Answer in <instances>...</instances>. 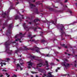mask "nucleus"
<instances>
[{"mask_svg":"<svg viewBox=\"0 0 77 77\" xmlns=\"http://www.w3.org/2000/svg\"><path fill=\"white\" fill-rule=\"evenodd\" d=\"M18 40V39H16L15 41L12 42L11 41L9 40L5 42V45L6 46V51H7V54L11 55V54H12V50L10 51L9 50V48H8V47L9 45H10L11 44H16V41H17Z\"/></svg>","mask_w":77,"mask_h":77,"instance_id":"nucleus-1","label":"nucleus"},{"mask_svg":"<svg viewBox=\"0 0 77 77\" xmlns=\"http://www.w3.org/2000/svg\"><path fill=\"white\" fill-rule=\"evenodd\" d=\"M58 26H60V27L61 28H60V30H61L60 32L61 33V40H64L65 39V38H63V36L64 35H65V36H69L70 35H68V34H66V33H65V32H64V31L63 30V29H65V27H64V26L63 25L60 24H58L57 25Z\"/></svg>","mask_w":77,"mask_h":77,"instance_id":"nucleus-2","label":"nucleus"},{"mask_svg":"<svg viewBox=\"0 0 77 77\" xmlns=\"http://www.w3.org/2000/svg\"><path fill=\"white\" fill-rule=\"evenodd\" d=\"M2 15H3V18H8L5 21V23H8V22L9 21V20H12V18L9 17V16H8L6 15V13H3L2 14Z\"/></svg>","mask_w":77,"mask_h":77,"instance_id":"nucleus-3","label":"nucleus"},{"mask_svg":"<svg viewBox=\"0 0 77 77\" xmlns=\"http://www.w3.org/2000/svg\"><path fill=\"white\" fill-rule=\"evenodd\" d=\"M12 23H11L9 25V26H8L9 30L7 31V32L9 33V34H11V33H12L11 30H10V29L12 28Z\"/></svg>","mask_w":77,"mask_h":77,"instance_id":"nucleus-4","label":"nucleus"},{"mask_svg":"<svg viewBox=\"0 0 77 77\" xmlns=\"http://www.w3.org/2000/svg\"><path fill=\"white\" fill-rule=\"evenodd\" d=\"M48 9H49V11H50L55 12H59V11H57L56 10H55L52 8H48Z\"/></svg>","mask_w":77,"mask_h":77,"instance_id":"nucleus-5","label":"nucleus"},{"mask_svg":"<svg viewBox=\"0 0 77 77\" xmlns=\"http://www.w3.org/2000/svg\"><path fill=\"white\" fill-rule=\"evenodd\" d=\"M42 65H43V64H42V62H40L38 63L37 64V67L38 68V67H42Z\"/></svg>","mask_w":77,"mask_h":77,"instance_id":"nucleus-6","label":"nucleus"},{"mask_svg":"<svg viewBox=\"0 0 77 77\" xmlns=\"http://www.w3.org/2000/svg\"><path fill=\"white\" fill-rule=\"evenodd\" d=\"M20 36H21L20 38H18V41H20V40H21V38H22L23 37H24V36L25 35V34H23L22 33H20Z\"/></svg>","mask_w":77,"mask_h":77,"instance_id":"nucleus-7","label":"nucleus"},{"mask_svg":"<svg viewBox=\"0 0 77 77\" xmlns=\"http://www.w3.org/2000/svg\"><path fill=\"white\" fill-rule=\"evenodd\" d=\"M65 63H61V64H63L64 66H65V67H66H66H68L70 65L68 63H67L66 65H65Z\"/></svg>","mask_w":77,"mask_h":77,"instance_id":"nucleus-8","label":"nucleus"},{"mask_svg":"<svg viewBox=\"0 0 77 77\" xmlns=\"http://www.w3.org/2000/svg\"><path fill=\"white\" fill-rule=\"evenodd\" d=\"M19 52H23V51H24V49L23 48H20L19 49H18Z\"/></svg>","mask_w":77,"mask_h":77,"instance_id":"nucleus-9","label":"nucleus"},{"mask_svg":"<svg viewBox=\"0 0 77 77\" xmlns=\"http://www.w3.org/2000/svg\"><path fill=\"white\" fill-rule=\"evenodd\" d=\"M29 5L30 6H31L30 7V8H31V9H32L33 8V7H36V6H35V5L32 4V3H29Z\"/></svg>","mask_w":77,"mask_h":77,"instance_id":"nucleus-10","label":"nucleus"},{"mask_svg":"<svg viewBox=\"0 0 77 77\" xmlns=\"http://www.w3.org/2000/svg\"><path fill=\"white\" fill-rule=\"evenodd\" d=\"M40 41V42H41V43H43V44H44V43H46L47 42L46 41L43 39L41 40Z\"/></svg>","mask_w":77,"mask_h":77,"instance_id":"nucleus-11","label":"nucleus"},{"mask_svg":"<svg viewBox=\"0 0 77 77\" xmlns=\"http://www.w3.org/2000/svg\"><path fill=\"white\" fill-rule=\"evenodd\" d=\"M45 64L44 65H46L47 67H49V65H48V61H45Z\"/></svg>","mask_w":77,"mask_h":77,"instance_id":"nucleus-12","label":"nucleus"},{"mask_svg":"<svg viewBox=\"0 0 77 77\" xmlns=\"http://www.w3.org/2000/svg\"><path fill=\"white\" fill-rule=\"evenodd\" d=\"M27 63H28V66H32V65H33V63L30 61H29L27 62Z\"/></svg>","mask_w":77,"mask_h":77,"instance_id":"nucleus-13","label":"nucleus"},{"mask_svg":"<svg viewBox=\"0 0 77 77\" xmlns=\"http://www.w3.org/2000/svg\"><path fill=\"white\" fill-rule=\"evenodd\" d=\"M40 71L42 73H45V71L44 70V69H42L40 70Z\"/></svg>","mask_w":77,"mask_h":77,"instance_id":"nucleus-14","label":"nucleus"},{"mask_svg":"<svg viewBox=\"0 0 77 77\" xmlns=\"http://www.w3.org/2000/svg\"><path fill=\"white\" fill-rule=\"evenodd\" d=\"M26 23H24L23 24V26L24 27V29H27V27L26 26Z\"/></svg>","mask_w":77,"mask_h":77,"instance_id":"nucleus-15","label":"nucleus"},{"mask_svg":"<svg viewBox=\"0 0 77 77\" xmlns=\"http://www.w3.org/2000/svg\"><path fill=\"white\" fill-rule=\"evenodd\" d=\"M38 21H40V20L38 19H35L34 21L33 22L34 23H36V22H38Z\"/></svg>","mask_w":77,"mask_h":77,"instance_id":"nucleus-16","label":"nucleus"},{"mask_svg":"<svg viewBox=\"0 0 77 77\" xmlns=\"http://www.w3.org/2000/svg\"><path fill=\"white\" fill-rule=\"evenodd\" d=\"M20 18V16H19L17 15L15 17V20H18V19H19Z\"/></svg>","mask_w":77,"mask_h":77,"instance_id":"nucleus-17","label":"nucleus"},{"mask_svg":"<svg viewBox=\"0 0 77 77\" xmlns=\"http://www.w3.org/2000/svg\"><path fill=\"white\" fill-rule=\"evenodd\" d=\"M3 26H8V23L5 22V23H4L3 24Z\"/></svg>","mask_w":77,"mask_h":77,"instance_id":"nucleus-18","label":"nucleus"},{"mask_svg":"<svg viewBox=\"0 0 77 77\" xmlns=\"http://www.w3.org/2000/svg\"><path fill=\"white\" fill-rule=\"evenodd\" d=\"M23 47L24 48H23L24 50H29V49L27 48L25 46H24Z\"/></svg>","mask_w":77,"mask_h":77,"instance_id":"nucleus-19","label":"nucleus"},{"mask_svg":"<svg viewBox=\"0 0 77 77\" xmlns=\"http://www.w3.org/2000/svg\"><path fill=\"white\" fill-rule=\"evenodd\" d=\"M35 10V13H36L37 14H39V12H38V10L37 8H36Z\"/></svg>","mask_w":77,"mask_h":77,"instance_id":"nucleus-20","label":"nucleus"},{"mask_svg":"<svg viewBox=\"0 0 77 77\" xmlns=\"http://www.w3.org/2000/svg\"><path fill=\"white\" fill-rule=\"evenodd\" d=\"M29 34H30L28 35V37L30 38L32 36V32H29Z\"/></svg>","mask_w":77,"mask_h":77,"instance_id":"nucleus-21","label":"nucleus"},{"mask_svg":"<svg viewBox=\"0 0 77 77\" xmlns=\"http://www.w3.org/2000/svg\"><path fill=\"white\" fill-rule=\"evenodd\" d=\"M30 57H32L33 59H35V56H32V55H30Z\"/></svg>","mask_w":77,"mask_h":77,"instance_id":"nucleus-22","label":"nucleus"},{"mask_svg":"<svg viewBox=\"0 0 77 77\" xmlns=\"http://www.w3.org/2000/svg\"><path fill=\"white\" fill-rule=\"evenodd\" d=\"M21 66L20 64H19L18 63H17V69H18V67H20Z\"/></svg>","mask_w":77,"mask_h":77,"instance_id":"nucleus-23","label":"nucleus"},{"mask_svg":"<svg viewBox=\"0 0 77 77\" xmlns=\"http://www.w3.org/2000/svg\"><path fill=\"white\" fill-rule=\"evenodd\" d=\"M35 51L36 52H37V53H39L40 54H41V52H40V51L38 50H36Z\"/></svg>","mask_w":77,"mask_h":77,"instance_id":"nucleus-24","label":"nucleus"},{"mask_svg":"<svg viewBox=\"0 0 77 77\" xmlns=\"http://www.w3.org/2000/svg\"><path fill=\"white\" fill-rule=\"evenodd\" d=\"M37 60H38V62H41L42 61V60H41V59H37Z\"/></svg>","mask_w":77,"mask_h":77,"instance_id":"nucleus-25","label":"nucleus"},{"mask_svg":"<svg viewBox=\"0 0 77 77\" xmlns=\"http://www.w3.org/2000/svg\"><path fill=\"white\" fill-rule=\"evenodd\" d=\"M19 52V50L18 49H17V50H16L15 51V53H18V52Z\"/></svg>","mask_w":77,"mask_h":77,"instance_id":"nucleus-26","label":"nucleus"},{"mask_svg":"<svg viewBox=\"0 0 77 77\" xmlns=\"http://www.w3.org/2000/svg\"><path fill=\"white\" fill-rule=\"evenodd\" d=\"M5 74H6V75H7V77H10V75H9V74H8V73L6 72L5 73Z\"/></svg>","mask_w":77,"mask_h":77,"instance_id":"nucleus-27","label":"nucleus"},{"mask_svg":"<svg viewBox=\"0 0 77 77\" xmlns=\"http://www.w3.org/2000/svg\"><path fill=\"white\" fill-rule=\"evenodd\" d=\"M37 29L38 28H37L36 27L35 28L34 31H35V32H38V31H36V30H37Z\"/></svg>","mask_w":77,"mask_h":77,"instance_id":"nucleus-28","label":"nucleus"},{"mask_svg":"<svg viewBox=\"0 0 77 77\" xmlns=\"http://www.w3.org/2000/svg\"><path fill=\"white\" fill-rule=\"evenodd\" d=\"M34 43H35V44H38V41H36L35 40L34 41Z\"/></svg>","mask_w":77,"mask_h":77,"instance_id":"nucleus-29","label":"nucleus"},{"mask_svg":"<svg viewBox=\"0 0 77 77\" xmlns=\"http://www.w3.org/2000/svg\"><path fill=\"white\" fill-rule=\"evenodd\" d=\"M36 5H41V4L39 3V1H38V2H37L36 3Z\"/></svg>","mask_w":77,"mask_h":77,"instance_id":"nucleus-30","label":"nucleus"},{"mask_svg":"<svg viewBox=\"0 0 77 77\" xmlns=\"http://www.w3.org/2000/svg\"><path fill=\"white\" fill-rule=\"evenodd\" d=\"M31 73L32 74H36V73H37L36 72H33V71H31Z\"/></svg>","mask_w":77,"mask_h":77,"instance_id":"nucleus-31","label":"nucleus"},{"mask_svg":"<svg viewBox=\"0 0 77 77\" xmlns=\"http://www.w3.org/2000/svg\"><path fill=\"white\" fill-rule=\"evenodd\" d=\"M35 39H33L32 40L30 39L29 40L30 41H31V42H35Z\"/></svg>","mask_w":77,"mask_h":77,"instance_id":"nucleus-32","label":"nucleus"},{"mask_svg":"<svg viewBox=\"0 0 77 77\" xmlns=\"http://www.w3.org/2000/svg\"><path fill=\"white\" fill-rule=\"evenodd\" d=\"M48 77H54V75H48Z\"/></svg>","mask_w":77,"mask_h":77,"instance_id":"nucleus-33","label":"nucleus"},{"mask_svg":"<svg viewBox=\"0 0 77 77\" xmlns=\"http://www.w3.org/2000/svg\"><path fill=\"white\" fill-rule=\"evenodd\" d=\"M52 23V24H54V21H53V20H51V22L49 23V24H50V23Z\"/></svg>","mask_w":77,"mask_h":77,"instance_id":"nucleus-34","label":"nucleus"},{"mask_svg":"<svg viewBox=\"0 0 77 77\" xmlns=\"http://www.w3.org/2000/svg\"><path fill=\"white\" fill-rule=\"evenodd\" d=\"M6 60H7V61H9V60H10L11 59L9 58H6Z\"/></svg>","mask_w":77,"mask_h":77,"instance_id":"nucleus-35","label":"nucleus"},{"mask_svg":"<svg viewBox=\"0 0 77 77\" xmlns=\"http://www.w3.org/2000/svg\"><path fill=\"white\" fill-rule=\"evenodd\" d=\"M0 64H1V66H3V62H1Z\"/></svg>","mask_w":77,"mask_h":77,"instance_id":"nucleus-36","label":"nucleus"},{"mask_svg":"<svg viewBox=\"0 0 77 77\" xmlns=\"http://www.w3.org/2000/svg\"><path fill=\"white\" fill-rule=\"evenodd\" d=\"M60 45L61 46H62V47H63L64 46H65V44H61Z\"/></svg>","mask_w":77,"mask_h":77,"instance_id":"nucleus-37","label":"nucleus"},{"mask_svg":"<svg viewBox=\"0 0 77 77\" xmlns=\"http://www.w3.org/2000/svg\"><path fill=\"white\" fill-rule=\"evenodd\" d=\"M66 75H67L68 76H69V74H65V75H63V76H66Z\"/></svg>","mask_w":77,"mask_h":77,"instance_id":"nucleus-38","label":"nucleus"},{"mask_svg":"<svg viewBox=\"0 0 77 77\" xmlns=\"http://www.w3.org/2000/svg\"><path fill=\"white\" fill-rule=\"evenodd\" d=\"M69 13H70L71 15V14H72V11H71L70 10H69Z\"/></svg>","mask_w":77,"mask_h":77,"instance_id":"nucleus-39","label":"nucleus"},{"mask_svg":"<svg viewBox=\"0 0 77 77\" xmlns=\"http://www.w3.org/2000/svg\"><path fill=\"white\" fill-rule=\"evenodd\" d=\"M20 71H22L23 70V68H21V66H20Z\"/></svg>","mask_w":77,"mask_h":77,"instance_id":"nucleus-40","label":"nucleus"},{"mask_svg":"<svg viewBox=\"0 0 77 77\" xmlns=\"http://www.w3.org/2000/svg\"><path fill=\"white\" fill-rule=\"evenodd\" d=\"M24 63H20V64L22 66H23V64H24Z\"/></svg>","mask_w":77,"mask_h":77,"instance_id":"nucleus-41","label":"nucleus"},{"mask_svg":"<svg viewBox=\"0 0 77 77\" xmlns=\"http://www.w3.org/2000/svg\"><path fill=\"white\" fill-rule=\"evenodd\" d=\"M2 71H5V72H6V71H7V70H5L4 69H3Z\"/></svg>","mask_w":77,"mask_h":77,"instance_id":"nucleus-42","label":"nucleus"},{"mask_svg":"<svg viewBox=\"0 0 77 77\" xmlns=\"http://www.w3.org/2000/svg\"><path fill=\"white\" fill-rule=\"evenodd\" d=\"M18 4H19V2H16V4L15 5H18Z\"/></svg>","mask_w":77,"mask_h":77,"instance_id":"nucleus-43","label":"nucleus"},{"mask_svg":"<svg viewBox=\"0 0 77 77\" xmlns=\"http://www.w3.org/2000/svg\"><path fill=\"white\" fill-rule=\"evenodd\" d=\"M0 77H3V75L2 74H0Z\"/></svg>","mask_w":77,"mask_h":77,"instance_id":"nucleus-44","label":"nucleus"},{"mask_svg":"<svg viewBox=\"0 0 77 77\" xmlns=\"http://www.w3.org/2000/svg\"><path fill=\"white\" fill-rule=\"evenodd\" d=\"M68 2V0H65L64 3H67Z\"/></svg>","mask_w":77,"mask_h":77,"instance_id":"nucleus-45","label":"nucleus"},{"mask_svg":"<svg viewBox=\"0 0 77 77\" xmlns=\"http://www.w3.org/2000/svg\"><path fill=\"white\" fill-rule=\"evenodd\" d=\"M15 77H17V75H16L15 74H14L13 75Z\"/></svg>","mask_w":77,"mask_h":77,"instance_id":"nucleus-46","label":"nucleus"},{"mask_svg":"<svg viewBox=\"0 0 77 77\" xmlns=\"http://www.w3.org/2000/svg\"><path fill=\"white\" fill-rule=\"evenodd\" d=\"M27 68H29V69H30V68H31V67L30 66H28L27 67Z\"/></svg>","mask_w":77,"mask_h":77,"instance_id":"nucleus-47","label":"nucleus"},{"mask_svg":"<svg viewBox=\"0 0 77 77\" xmlns=\"http://www.w3.org/2000/svg\"><path fill=\"white\" fill-rule=\"evenodd\" d=\"M3 65H6V63H3Z\"/></svg>","mask_w":77,"mask_h":77,"instance_id":"nucleus-48","label":"nucleus"},{"mask_svg":"<svg viewBox=\"0 0 77 77\" xmlns=\"http://www.w3.org/2000/svg\"><path fill=\"white\" fill-rule=\"evenodd\" d=\"M48 74H50V75H51V72L48 73Z\"/></svg>","mask_w":77,"mask_h":77,"instance_id":"nucleus-49","label":"nucleus"},{"mask_svg":"<svg viewBox=\"0 0 77 77\" xmlns=\"http://www.w3.org/2000/svg\"><path fill=\"white\" fill-rule=\"evenodd\" d=\"M29 24H30V25H31V24H32V22H29Z\"/></svg>","mask_w":77,"mask_h":77,"instance_id":"nucleus-50","label":"nucleus"},{"mask_svg":"<svg viewBox=\"0 0 77 77\" xmlns=\"http://www.w3.org/2000/svg\"><path fill=\"white\" fill-rule=\"evenodd\" d=\"M74 66H75V67H76V66H77V64H75V63Z\"/></svg>","mask_w":77,"mask_h":77,"instance_id":"nucleus-51","label":"nucleus"},{"mask_svg":"<svg viewBox=\"0 0 77 77\" xmlns=\"http://www.w3.org/2000/svg\"><path fill=\"white\" fill-rule=\"evenodd\" d=\"M53 7H54L55 8H58V7H55L54 5H53Z\"/></svg>","mask_w":77,"mask_h":77,"instance_id":"nucleus-52","label":"nucleus"},{"mask_svg":"<svg viewBox=\"0 0 77 77\" xmlns=\"http://www.w3.org/2000/svg\"><path fill=\"white\" fill-rule=\"evenodd\" d=\"M56 60L57 62H59V60L58 59H56Z\"/></svg>","mask_w":77,"mask_h":77,"instance_id":"nucleus-53","label":"nucleus"},{"mask_svg":"<svg viewBox=\"0 0 77 77\" xmlns=\"http://www.w3.org/2000/svg\"><path fill=\"white\" fill-rule=\"evenodd\" d=\"M31 50H32V51H34V50H35V49L34 48H32V49H31Z\"/></svg>","mask_w":77,"mask_h":77,"instance_id":"nucleus-54","label":"nucleus"},{"mask_svg":"<svg viewBox=\"0 0 77 77\" xmlns=\"http://www.w3.org/2000/svg\"><path fill=\"white\" fill-rule=\"evenodd\" d=\"M55 53H56V54H59V52H56Z\"/></svg>","mask_w":77,"mask_h":77,"instance_id":"nucleus-55","label":"nucleus"},{"mask_svg":"<svg viewBox=\"0 0 77 77\" xmlns=\"http://www.w3.org/2000/svg\"><path fill=\"white\" fill-rule=\"evenodd\" d=\"M50 69L49 68H47L46 69V70H48V69Z\"/></svg>","mask_w":77,"mask_h":77,"instance_id":"nucleus-56","label":"nucleus"},{"mask_svg":"<svg viewBox=\"0 0 77 77\" xmlns=\"http://www.w3.org/2000/svg\"><path fill=\"white\" fill-rule=\"evenodd\" d=\"M51 65H53L54 64H53V63H51Z\"/></svg>","mask_w":77,"mask_h":77,"instance_id":"nucleus-57","label":"nucleus"},{"mask_svg":"<svg viewBox=\"0 0 77 77\" xmlns=\"http://www.w3.org/2000/svg\"><path fill=\"white\" fill-rule=\"evenodd\" d=\"M65 48H68V47H67V46H66L64 47Z\"/></svg>","mask_w":77,"mask_h":77,"instance_id":"nucleus-58","label":"nucleus"},{"mask_svg":"<svg viewBox=\"0 0 77 77\" xmlns=\"http://www.w3.org/2000/svg\"><path fill=\"white\" fill-rule=\"evenodd\" d=\"M56 71V72H57V71H58V70H57V69H56L55 70Z\"/></svg>","mask_w":77,"mask_h":77,"instance_id":"nucleus-59","label":"nucleus"},{"mask_svg":"<svg viewBox=\"0 0 77 77\" xmlns=\"http://www.w3.org/2000/svg\"><path fill=\"white\" fill-rule=\"evenodd\" d=\"M33 38V36L32 37H31V38H30V39H32Z\"/></svg>","mask_w":77,"mask_h":77,"instance_id":"nucleus-60","label":"nucleus"},{"mask_svg":"<svg viewBox=\"0 0 77 77\" xmlns=\"http://www.w3.org/2000/svg\"><path fill=\"white\" fill-rule=\"evenodd\" d=\"M58 48L59 49V50H60V49L61 48L60 47H58Z\"/></svg>","mask_w":77,"mask_h":77,"instance_id":"nucleus-61","label":"nucleus"},{"mask_svg":"<svg viewBox=\"0 0 77 77\" xmlns=\"http://www.w3.org/2000/svg\"><path fill=\"white\" fill-rule=\"evenodd\" d=\"M35 0H32V2H35Z\"/></svg>","mask_w":77,"mask_h":77,"instance_id":"nucleus-62","label":"nucleus"},{"mask_svg":"<svg viewBox=\"0 0 77 77\" xmlns=\"http://www.w3.org/2000/svg\"><path fill=\"white\" fill-rule=\"evenodd\" d=\"M60 69V67H57V69Z\"/></svg>","mask_w":77,"mask_h":77,"instance_id":"nucleus-63","label":"nucleus"},{"mask_svg":"<svg viewBox=\"0 0 77 77\" xmlns=\"http://www.w3.org/2000/svg\"><path fill=\"white\" fill-rule=\"evenodd\" d=\"M36 77H39L38 76V75H36Z\"/></svg>","mask_w":77,"mask_h":77,"instance_id":"nucleus-64","label":"nucleus"}]
</instances>
